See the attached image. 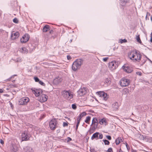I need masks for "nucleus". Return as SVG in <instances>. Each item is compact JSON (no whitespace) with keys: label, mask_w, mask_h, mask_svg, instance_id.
<instances>
[{"label":"nucleus","mask_w":152,"mask_h":152,"mask_svg":"<svg viewBox=\"0 0 152 152\" xmlns=\"http://www.w3.org/2000/svg\"><path fill=\"white\" fill-rule=\"evenodd\" d=\"M98 124L97 119L96 118H93L92 121L91 125H93L92 129L94 130L97 129Z\"/></svg>","instance_id":"1a4fd4ad"},{"label":"nucleus","mask_w":152,"mask_h":152,"mask_svg":"<svg viewBox=\"0 0 152 152\" xmlns=\"http://www.w3.org/2000/svg\"><path fill=\"white\" fill-rule=\"evenodd\" d=\"M19 33L18 32H17L15 33H12L11 36V37L12 39H15L17 38L19 36Z\"/></svg>","instance_id":"f8f14e48"},{"label":"nucleus","mask_w":152,"mask_h":152,"mask_svg":"<svg viewBox=\"0 0 152 152\" xmlns=\"http://www.w3.org/2000/svg\"><path fill=\"white\" fill-rule=\"evenodd\" d=\"M78 127H77V126H76V130L77 131V129H78Z\"/></svg>","instance_id":"e2e57ef3"},{"label":"nucleus","mask_w":152,"mask_h":152,"mask_svg":"<svg viewBox=\"0 0 152 152\" xmlns=\"http://www.w3.org/2000/svg\"><path fill=\"white\" fill-rule=\"evenodd\" d=\"M123 141L121 137H118L115 140V143L116 145H118L120 142H122Z\"/></svg>","instance_id":"b1692460"},{"label":"nucleus","mask_w":152,"mask_h":152,"mask_svg":"<svg viewBox=\"0 0 152 152\" xmlns=\"http://www.w3.org/2000/svg\"><path fill=\"white\" fill-rule=\"evenodd\" d=\"M147 16H147V15H146V19H147Z\"/></svg>","instance_id":"69168bd1"},{"label":"nucleus","mask_w":152,"mask_h":152,"mask_svg":"<svg viewBox=\"0 0 152 152\" xmlns=\"http://www.w3.org/2000/svg\"><path fill=\"white\" fill-rule=\"evenodd\" d=\"M151 38L150 40V41L152 43V32L151 34Z\"/></svg>","instance_id":"8fccbe9b"},{"label":"nucleus","mask_w":152,"mask_h":152,"mask_svg":"<svg viewBox=\"0 0 152 152\" xmlns=\"http://www.w3.org/2000/svg\"><path fill=\"white\" fill-rule=\"evenodd\" d=\"M90 151L91 152H96V151L94 148H91Z\"/></svg>","instance_id":"37998d69"},{"label":"nucleus","mask_w":152,"mask_h":152,"mask_svg":"<svg viewBox=\"0 0 152 152\" xmlns=\"http://www.w3.org/2000/svg\"><path fill=\"white\" fill-rule=\"evenodd\" d=\"M128 56L129 58L134 62L140 61L141 58V54L138 53L136 50L129 53Z\"/></svg>","instance_id":"f257e3e1"},{"label":"nucleus","mask_w":152,"mask_h":152,"mask_svg":"<svg viewBox=\"0 0 152 152\" xmlns=\"http://www.w3.org/2000/svg\"><path fill=\"white\" fill-rule=\"evenodd\" d=\"M20 59H18L17 60V61H20Z\"/></svg>","instance_id":"0e129e2a"},{"label":"nucleus","mask_w":152,"mask_h":152,"mask_svg":"<svg viewBox=\"0 0 152 152\" xmlns=\"http://www.w3.org/2000/svg\"><path fill=\"white\" fill-rule=\"evenodd\" d=\"M108 67L111 70L115 69L117 67L116 62L112 61L109 63Z\"/></svg>","instance_id":"6e6552de"},{"label":"nucleus","mask_w":152,"mask_h":152,"mask_svg":"<svg viewBox=\"0 0 152 152\" xmlns=\"http://www.w3.org/2000/svg\"><path fill=\"white\" fill-rule=\"evenodd\" d=\"M103 141L104 142L105 145H108L110 144V142L107 140H103Z\"/></svg>","instance_id":"2f4dec72"},{"label":"nucleus","mask_w":152,"mask_h":152,"mask_svg":"<svg viewBox=\"0 0 152 152\" xmlns=\"http://www.w3.org/2000/svg\"><path fill=\"white\" fill-rule=\"evenodd\" d=\"M91 117L89 116H88L86 117V119L85 120V122L87 124H89V122L91 120Z\"/></svg>","instance_id":"c85d7f7f"},{"label":"nucleus","mask_w":152,"mask_h":152,"mask_svg":"<svg viewBox=\"0 0 152 152\" xmlns=\"http://www.w3.org/2000/svg\"><path fill=\"white\" fill-rule=\"evenodd\" d=\"M86 115V113L85 112H83L79 116L78 118H77V120H78L80 121L81 118L83 117L84 116H85Z\"/></svg>","instance_id":"393cba45"},{"label":"nucleus","mask_w":152,"mask_h":152,"mask_svg":"<svg viewBox=\"0 0 152 152\" xmlns=\"http://www.w3.org/2000/svg\"><path fill=\"white\" fill-rule=\"evenodd\" d=\"M129 92V90L127 88H125L123 89V94H127Z\"/></svg>","instance_id":"bb28decb"},{"label":"nucleus","mask_w":152,"mask_h":152,"mask_svg":"<svg viewBox=\"0 0 152 152\" xmlns=\"http://www.w3.org/2000/svg\"><path fill=\"white\" fill-rule=\"evenodd\" d=\"M29 99L27 97H23L20 99L18 102V104L20 105H24L27 104L29 102Z\"/></svg>","instance_id":"39448f33"},{"label":"nucleus","mask_w":152,"mask_h":152,"mask_svg":"<svg viewBox=\"0 0 152 152\" xmlns=\"http://www.w3.org/2000/svg\"><path fill=\"white\" fill-rule=\"evenodd\" d=\"M151 95L152 96V93H151Z\"/></svg>","instance_id":"338daca9"},{"label":"nucleus","mask_w":152,"mask_h":152,"mask_svg":"<svg viewBox=\"0 0 152 152\" xmlns=\"http://www.w3.org/2000/svg\"><path fill=\"white\" fill-rule=\"evenodd\" d=\"M39 83L42 86H44L45 85V83L42 81H39Z\"/></svg>","instance_id":"a19ab883"},{"label":"nucleus","mask_w":152,"mask_h":152,"mask_svg":"<svg viewBox=\"0 0 152 152\" xmlns=\"http://www.w3.org/2000/svg\"><path fill=\"white\" fill-rule=\"evenodd\" d=\"M145 61H144L143 62V63H141V65H143V64L145 63Z\"/></svg>","instance_id":"bf43d9fd"},{"label":"nucleus","mask_w":152,"mask_h":152,"mask_svg":"<svg viewBox=\"0 0 152 152\" xmlns=\"http://www.w3.org/2000/svg\"><path fill=\"white\" fill-rule=\"evenodd\" d=\"M103 98L105 100H106L107 99V95L106 94V95H105L104 96H103Z\"/></svg>","instance_id":"79ce46f5"},{"label":"nucleus","mask_w":152,"mask_h":152,"mask_svg":"<svg viewBox=\"0 0 152 152\" xmlns=\"http://www.w3.org/2000/svg\"><path fill=\"white\" fill-rule=\"evenodd\" d=\"M20 51L23 53H27L28 52V50L25 47H23L20 49Z\"/></svg>","instance_id":"4be33fe9"},{"label":"nucleus","mask_w":152,"mask_h":152,"mask_svg":"<svg viewBox=\"0 0 152 152\" xmlns=\"http://www.w3.org/2000/svg\"><path fill=\"white\" fill-rule=\"evenodd\" d=\"M122 68L124 70L125 72L127 73H130L132 71V69L128 66H123Z\"/></svg>","instance_id":"ddd939ff"},{"label":"nucleus","mask_w":152,"mask_h":152,"mask_svg":"<svg viewBox=\"0 0 152 152\" xmlns=\"http://www.w3.org/2000/svg\"><path fill=\"white\" fill-rule=\"evenodd\" d=\"M72 41V40H71V42Z\"/></svg>","instance_id":"774afa93"},{"label":"nucleus","mask_w":152,"mask_h":152,"mask_svg":"<svg viewBox=\"0 0 152 152\" xmlns=\"http://www.w3.org/2000/svg\"><path fill=\"white\" fill-rule=\"evenodd\" d=\"M151 21L152 22V16H151Z\"/></svg>","instance_id":"680f3d73"},{"label":"nucleus","mask_w":152,"mask_h":152,"mask_svg":"<svg viewBox=\"0 0 152 152\" xmlns=\"http://www.w3.org/2000/svg\"><path fill=\"white\" fill-rule=\"evenodd\" d=\"M10 87L11 88H14L16 87L17 86L15 84L11 85H10Z\"/></svg>","instance_id":"58836bf2"},{"label":"nucleus","mask_w":152,"mask_h":152,"mask_svg":"<svg viewBox=\"0 0 152 152\" xmlns=\"http://www.w3.org/2000/svg\"><path fill=\"white\" fill-rule=\"evenodd\" d=\"M112 107L115 110H117L119 108L118 103L115 102L112 104Z\"/></svg>","instance_id":"6ab92c4d"},{"label":"nucleus","mask_w":152,"mask_h":152,"mask_svg":"<svg viewBox=\"0 0 152 152\" xmlns=\"http://www.w3.org/2000/svg\"><path fill=\"white\" fill-rule=\"evenodd\" d=\"M72 107L73 109L75 110L77 108L76 105L75 104H73L72 105Z\"/></svg>","instance_id":"f704fd0d"},{"label":"nucleus","mask_w":152,"mask_h":152,"mask_svg":"<svg viewBox=\"0 0 152 152\" xmlns=\"http://www.w3.org/2000/svg\"><path fill=\"white\" fill-rule=\"evenodd\" d=\"M83 59H77L72 64V69L74 71H76L77 69H80L83 64Z\"/></svg>","instance_id":"f03ea898"},{"label":"nucleus","mask_w":152,"mask_h":152,"mask_svg":"<svg viewBox=\"0 0 152 152\" xmlns=\"http://www.w3.org/2000/svg\"><path fill=\"white\" fill-rule=\"evenodd\" d=\"M24 150L26 152H33L32 148L28 146L25 147L24 148Z\"/></svg>","instance_id":"f3484780"},{"label":"nucleus","mask_w":152,"mask_h":152,"mask_svg":"<svg viewBox=\"0 0 152 152\" xmlns=\"http://www.w3.org/2000/svg\"><path fill=\"white\" fill-rule=\"evenodd\" d=\"M99 134V133L98 132H96L91 137V139L92 140H93L95 138H97L96 139H98V135Z\"/></svg>","instance_id":"a211bd4d"},{"label":"nucleus","mask_w":152,"mask_h":152,"mask_svg":"<svg viewBox=\"0 0 152 152\" xmlns=\"http://www.w3.org/2000/svg\"><path fill=\"white\" fill-rule=\"evenodd\" d=\"M99 123L101 125L104 124L106 125L107 124V121L105 118H103L99 121Z\"/></svg>","instance_id":"aec40b11"},{"label":"nucleus","mask_w":152,"mask_h":152,"mask_svg":"<svg viewBox=\"0 0 152 152\" xmlns=\"http://www.w3.org/2000/svg\"><path fill=\"white\" fill-rule=\"evenodd\" d=\"M0 142L2 144H3L4 143L3 141L1 139L0 140Z\"/></svg>","instance_id":"3c124183"},{"label":"nucleus","mask_w":152,"mask_h":152,"mask_svg":"<svg viewBox=\"0 0 152 152\" xmlns=\"http://www.w3.org/2000/svg\"><path fill=\"white\" fill-rule=\"evenodd\" d=\"M62 79L61 77H58L54 79V82L56 84H58L60 83L62 81Z\"/></svg>","instance_id":"dca6fc26"},{"label":"nucleus","mask_w":152,"mask_h":152,"mask_svg":"<svg viewBox=\"0 0 152 152\" xmlns=\"http://www.w3.org/2000/svg\"><path fill=\"white\" fill-rule=\"evenodd\" d=\"M127 145H128V144H127V143H126V148H127V149H128V147Z\"/></svg>","instance_id":"052dcab7"},{"label":"nucleus","mask_w":152,"mask_h":152,"mask_svg":"<svg viewBox=\"0 0 152 152\" xmlns=\"http://www.w3.org/2000/svg\"><path fill=\"white\" fill-rule=\"evenodd\" d=\"M13 22L14 23H18V19L16 18H14L13 20Z\"/></svg>","instance_id":"72a5a7b5"},{"label":"nucleus","mask_w":152,"mask_h":152,"mask_svg":"<svg viewBox=\"0 0 152 152\" xmlns=\"http://www.w3.org/2000/svg\"><path fill=\"white\" fill-rule=\"evenodd\" d=\"M68 123L67 122H64L63 123V126L64 127L67 126L68 125Z\"/></svg>","instance_id":"e433bc0d"},{"label":"nucleus","mask_w":152,"mask_h":152,"mask_svg":"<svg viewBox=\"0 0 152 152\" xmlns=\"http://www.w3.org/2000/svg\"><path fill=\"white\" fill-rule=\"evenodd\" d=\"M136 73L137 75H138L139 76H141V73L140 72H137Z\"/></svg>","instance_id":"09e8293b"},{"label":"nucleus","mask_w":152,"mask_h":152,"mask_svg":"<svg viewBox=\"0 0 152 152\" xmlns=\"http://www.w3.org/2000/svg\"><path fill=\"white\" fill-rule=\"evenodd\" d=\"M107 152H113V150H112V148H109L107 151Z\"/></svg>","instance_id":"ea45409f"},{"label":"nucleus","mask_w":152,"mask_h":152,"mask_svg":"<svg viewBox=\"0 0 152 152\" xmlns=\"http://www.w3.org/2000/svg\"><path fill=\"white\" fill-rule=\"evenodd\" d=\"M48 96L45 94H42L40 96V99L42 102H44L47 101Z\"/></svg>","instance_id":"2eb2a0df"},{"label":"nucleus","mask_w":152,"mask_h":152,"mask_svg":"<svg viewBox=\"0 0 152 152\" xmlns=\"http://www.w3.org/2000/svg\"><path fill=\"white\" fill-rule=\"evenodd\" d=\"M108 59V58L107 57V58H104L103 59V60L104 61H107V60Z\"/></svg>","instance_id":"de8ad7c7"},{"label":"nucleus","mask_w":152,"mask_h":152,"mask_svg":"<svg viewBox=\"0 0 152 152\" xmlns=\"http://www.w3.org/2000/svg\"><path fill=\"white\" fill-rule=\"evenodd\" d=\"M53 30H51L50 31L49 33L50 34H52L53 33Z\"/></svg>","instance_id":"5fc2aeb1"},{"label":"nucleus","mask_w":152,"mask_h":152,"mask_svg":"<svg viewBox=\"0 0 152 152\" xmlns=\"http://www.w3.org/2000/svg\"><path fill=\"white\" fill-rule=\"evenodd\" d=\"M120 82L121 86L124 87L129 85L130 81L129 79L123 78L121 80Z\"/></svg>","instance_id":"7ed1b4c3"},{"label":"nucleus","mask_w":152,"mask_h":152,"mask_svg":"<svg viewBox=\"0 0 152 152\" xmlns=\"http://www.w3.org/2000/svg\"><path fill=\"white\" fill-rule=\"evenodd\" d=\"M118 152H123V151L121 150V149H120L118 151Z\"/></svg>","instance_id":"13d9d810"},{"label":"nucleus","mask_w":152,"mask_h":152,"mask_svg":"<svg viewBox=\"0 0 152 152\" xmlns=\"http://www.w3.org/2000/svg\"><path fill=\"white\" fill-rule=\"evenodd\" d=\"M146 15H147V16H150V14L148 12H147V13Z\"/></svg>","instance_id":"4d7b16f0"},{"label":"nucleus","mask_w":152,"mask_h":152,"mask_svg":"<svg viewBox=\"0 0 152 152\" xmlns=\"http://www.w3.org/2000/svg\"><path fill=\"white\" fill-rule=\"evenodd\" d=\"M104 83H106L107 85H109L111 83L110 79L109 78H106Z\"/></svg>","instance_id":"c756f323"},{"label":"nucleus","mask_w":152,"mask_h":152,"mask_svg":"<svg viewBox=\"0 0 152 152\" xmlns=\"http://www.w3.org/2000/svg\"><path fill=\"white\" fill-rule=\"evenodd\" d=\"M121 4L122 6L124 5L125 4L127 3L128 1V0H120Z\"/></svg>","instance_id":"7c9ffc66"},{"label":"nucleus","mask_w":152,"mask_h":152,"mask_svg":"<svg viewBox=\"0 0 152 152\" xmlns=\"http://www.w3.org/2000/svg\"><path fill=\"white\" fill-rule=\"evenodd\" d=\"M32 92L33 93L35 94L36 96H38L41 95V93L40 90H38L37 89H35V90H33L32 89Z\"/></svg>","instance_id":"4468645a"},{"label":"nucleus","mask_w":152,"mask_h":152,"mask_svg":"<svg viewBox=\"0 0 152 152\" xmlns=\"http://www.w3.org/2000/svg\"><path fill=\"white\" fill-rule=\"evenodd\" d=\"M77 125L76 126H77V127L79 125V124L80 123V121H79V120H77Z\"/></svg>","instance_id":"c03bdc74"},{"label":"nucleus","mask_w":152,"mask_h":152,"mask_svg":"<svg viewBox=\"0 0 152 152\" xmlns=\"http://www.w3.org/2000/svg\"><path fill=\"white\" fill-rule=\"evenodd\" d=\"M11 149L13 152H16L18 151V148L15 145H12Z\"/></svg>","instance_id":"a878e982"},{"label":"nucleus","mask_w":152,"mask_h":152,"mask_svg":"<svg viewBox=\"0 0 152 152\" xmlns=\"http://www.w3.org/2000/svg\"><path fill=\"white\" fill-rule=\"evenodd\" d=\"M67 139H68V140H67L68 141H71L72 140L71 138H70L69 137H67Z\"/></svg>","instance_id":"603ef678"},{"label":"nucleus","mask_w":152,"mask_h":152,"mask_svg":"<svg viewBox=\"0 0 152 152\" xmlns=\"http://www.w3.org/2000/svg\"><path fill=\"white\" fill-rule=\"evenodd\" d=\"M29 39V36L27 34H26L20 39V41L22 43H25L27 42Z\"/></svg>","instance_id":"9d476101"},{"label":"nucleus","mask_w":152,"mask_h":152,"mask_svg":"<svg viewBox=\"0 0 152 152\" xmlns=\"http://www.w3.org/2000/svg\"><path fill=\"white\" fill-rule=\"evenodd\" d=\"M49 30H50V26L47 25L43 27L42 30L44 32H46Z\"/></svg>","instance_id":"412c9836"},{"label":"nucleus","mask_w":152,"mask_h":152,"mask_svg":"<svg viewBox=\"0 0 152 152\" xmlns=\"http://www.w3.org/2000/svg\"><path fill=\"white\" fill-rule=\"evenodd\" d=\"M87 92V90L85 88H81L77 91V94L80 96H83L86 94Z\"/></svg>","instance_id":"0eeeda50"},{"label":"nucleus","mask_w":152,"mask_h":152,"mask_svg":"<svg viewBox=\"0 0 152 152\" xmlns=\"http://www.w3.org/2000/svg\"><path fill=\"white\" fill-rule=\"evenodd\" d=\"M120 42L121 43L123 42H127V40L126 39H121L120 40Z\"/></svg>","instance_id":"473e14b6"},{"label":"nucleus","mask_w":152,"mask_h":152,"mask_svg":"<svg viewBox=\"0 0 152 152\" xmlns=\"http://www.w3.org/2000/svg\"><path fill=\"white\" fill-rule=\"evenodd\" d=\"M34 79L36 82H38L39 81V79L37 77H34Z\"/></svg>","instance_id":"c9c22d12"},{"label":"nucleus","mask_w":152,"mask_h":152,"mask_svg":"<svg viewBox=\"0 0 152 152\" xmlns=\"http://www.w3.org/2000/svg\"><path fill=\"white\" fill-rule=\"evenodd\" d=\"M97 95H99L100 97H102L103 96L106 95V94L103 91H99L96 93Z\"/></svg>","instance_id":"5701e85b"},{"label":"nucleus","mask_w":152,"mask_h":152,"mask_svg":"<svg viewBox=\"0 0 152 152\" xmlns=\"http://www.w3.org/2000/svg\"><path fill=\"white\" fill-rule=\"evenodd\" d=\"M136 39L137 41L140 43H142L141 41L140 40V35L138 34L136 36Z\"/></svg>","instance_id":"cd10ccee"},{"label":"nucleus","mask_w":152,"mask_h":152,"mask_svg":"<svg viewBox=\"0 0 152 152\" xmlns=\"http://www.w3.org/2000/svg\"><path fill=\"white\" fill-rule=\"evenodd\" d=\"M57 123L55 119L51 120L49 123V126L51 129L54 130L57 127Z\"/></svg>","instance_id":"20e7f679"},{"label":"nucleus","mask_w":152,"mask_h":152,"mask_svg":"<svg viewBox=\"0 0 152 152\" xmlns=\"http://www.w3.org/2000/svg\"><path fill=\"white\" fill-rule=\"evenodd\" d=\"M63 96L66 99L70 100L73 97V95L71 92L67 91H64L63 92Z\"/></svg>","instance_id":"423d86ee"},{"label":"nucleus","mask_w":152,"mask_h":152,"mask_svg":"<svg viewBox=\"0 0 152 152\" xmlns=\"http://www.w3.org/2000/svg\"><path fill=\"white\" fill-rule=\"evenodd\" d=\"M3 92V90L2 89H0V93H2Z\"/></svg>","instance_id":"6e6d98bb"},{"label":"nucleus","mask_w":152,"mask_h":152,"mask_svg":"<svg viewBox=\"0 0 152 152\" xmlns=\"http://www.w3.org/2000/svg\"><path fill=\"white\" fill-rule=\"evenodd\" d=\"M99 138L100 139H102L103 137V135L102 134H100L99 135Z\"/></svg>","instance_id":"a18cd8bd"},{"label":"nucleus","mask_w":152,"mask_h":152,"mask_svg":"<svg viewBox=\"0 0 152 152\" xmlns=\"http://www.w3.org/2000/svg\"><path fill=\"white\" fill-rule=\"evenodd\" d=\"M21 136L22 141H27L29 140L30 135L24 132L22 133Z\"/></svg>","instance_id":"9b49d317"},{"label":"nucleus","mask_w":152,"mask_h":152,"mask_svg":"<svg viewBox=\"0 0 152 152\" xmlns=\"http://www.w3.org/2000/svg\"><path fill=\"white\" fill-rule=\"evenodd\" d=\"M4 96H7V97H9L10 96L9 95H8L7 94H4L3 95Z\"/></svg>","instance_id":"864d4df0"},{"label":"nucleus","mask_w":152,"mask_h":152,"mask_svg":"<svg viewBox=\"0 0 152 152\" xmlns=\"http://www.w3.org/2000/svg\"><path fill=\"white\" fill-rule=\"evenodd\" d=\"M67 59L69 60L71 59L72 58L70 56H69V55L67 56Z\"/></svg>","instance_id":"49530a36"},{"label":"nucleus","mask_w":152,"mask_h":152,"mask_svg":"<svg viewBox=\"0 0 152 152\" xmlns=\"http://www.w3.org/2000/svg\"><path fill=\"white\" fill-rule=\"evenodd\" d=\"M106 137L107 139L109 140H110L111 139V137L110 136L107 135Z\"/></svg>","instance_id":"4c0bfd02"}]
</instances>
